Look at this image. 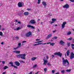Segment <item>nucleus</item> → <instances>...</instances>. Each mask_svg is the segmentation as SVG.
Returning a JSON list of instances; mask_svg holds the SVG:
<instances>
[{"instance_id":"69168bd1","label":"nucleus","mask_w":74,"mask_h":74,"mask_svg":"<svg viewBox=\"0 0 74 74\" xmlns=\"http://www.w3.org/2000/svg\"><path fill=\"white\" fill-rule=\"evenodd\" d=\"M22 14H23V13H19V15H22Z\"/></svg>"},{"instance_id":"f3484780","label":"nucleus","mask_w":74,"mask_h":74,"mask_svg":"<svg viewBox=\"0 0 74 74\" xmlns=\"http://www.w3.org/2000/svg\"><path fill=\"white\" fill-rule=\"evenodd\" d=\"M69 5L68 4H66L64 6H63V7L64 8H69Z\"/></svg>"},{"instance_id":"6e6d98bb","label":"nucleus","mask_w":74,"mask_h":74,"mask_svg":"<svg viewBox=\"0 0 74 74\" xmlns=\"http://www.w3.org/2000/svg\"><path fill=\"white\" fill-rule=\"evenodd\" d=\"M5 73H6V71H5V72H3V73L2 74H5Z\"/></svg>"},{"instance_id":"4d7b16f0","label":"nucleus","mask_w":74,"mask_h":74,"mask_svg":"<svg viewBox=\"0 0 74 74\" xmlns=\"http://www.w3.org/2000/svg\"><path fill=\"white\" fill-rule=\"evenodd\" d=\"M40 39H36V41H40Z\"/></svg>"},{"instance_id":"13d9d810","label":"nucleus","mask_w":74,"mask_h":74,"mask_svg":"<svg viewBox=\"0 0 74 74\" xmlns=\"http://www.w3.org/2000/svg\"><path fill=\"white\" fill-rule=\"evenodd\" d=\"M37 30L38 32H40V30H39V29L38 28L37 29Z\"/></svg>"},{"instance_id":"412c9836","label":"nucleus","mask_w":74,"mask_h":74,"mask_svg":"<svg viewBox=\"0 0 74 74\" xmlns=\"http://www.w3.org/2000/svg\"><path fill=\"white\" fill-rule=\"evenodd\" d=\"M24 15L25 16H28L29 15V12H25L24 13Z\"/></svg>"},{"instance_id":"4c0bfd02","label":"nucleus","mask_w":74,"mask_h":74,"mask_svg":"<svg viewBox=\"0 0 74 74\" xmlns=\"http://www.w3.org/2000/svg\"><path fill=\"white\" fill-rule=\"evenodd\" d=\"M0 36H3V33L1 32H0Z\"/></svg>"},{"instance_id":"20e7f679","label":"nucleus","mask_w":74,"mask_h":74,"mask_svg":"<svg viewBox=\"0 0 74 74\" xmlns=\"http://www.w3.org/2000/svg\"><path fill=\"white\" fill-rule=\"evenodd\" d=\"M32 32H29L27 33L26 34H25L26 37H30V36H32Z\"/></svg>"},{"instance_id":"bb28decb","label":"nucleus","mask_w":74,"mask_h":74,"mask_svg":"<svg viewBox=\"0 0 74 74\" xmlns=\"http://www.w3.org/2000/svg\"><path fill=\"white\" fill-rule=\"evenodd\" d=\"M8 67L7 66H5L3 68V69L4 70H5L6 69H8Z\"/></svg>"},{"instance_id":"473e14b6","label":"nucleus","mask_w":74,"mask_h":74,"mask_svg":"<svg viewBox=\"0 0 74 74\" xmlns=\"http://www.w3.org/2000/svg\"><path fill=\"white\" fill-rule=\"evenodd\" d=\"M47 65L51 66V63L50 62H49L47 63Z\"/></svg>"},{"instance_id":"423d86ee","label":"nucleus","mask_w":74,"mask_h":74,"mask_svg":"<svg viewBox=\"0 0 74 74\" xmlns=\"http://www.w3.org/2000/svg\"><path fill=\"white\" fill-rule=\"evenodd\" d=\"M18 7H22L23 6V3L20 2H18Z\"/></svg>"},{"instance_id":"ddd939ff","label":"nucleus","mask_w":74,"mask_h":74,"mask_svg":"<svg viewBox=\"0 0 74 74\" xmlns=\"http://www.w3.org/2000/svg\"><path fill=\"white\" fill-rule=\"evenodd\" d=\"M14 64H15L17 66H20V63L18 61L15 62H14Z\"/></svg>"},{"instance_id":"6e6552de","label":"nucleus","mask_w":74,"mask_h":74,"mask_svg":"<svg viewBox=\"0 0 74 74\" xmlns=\"http://www.w3.org/2000/svg\"><path fill=\"white\" fill-rule=\"evenodd\" d=\"M21 43H18V46L16 48H14L13 49L14 50H16V49H17L18 48H21Z\"/></svg>"},{"instance_id":"bf43d9fd","label":"nucleus","mask_w":74,"mask_h":74,"mask_svg":"<svg viewBox=\"0 0 74 74\" xmlns=\"http://www.w3.org/2000/svg\"><path fill=\"white\" fill-rule=\"evenodd\" d=\"M1 45H3L4 44V42H2L1 43Z\"/></svg>"},{"instance_id":"09e8293b","label":"nucleus","mask_w":74,"mask_h":74,"mask_svg":"<svg viewBox=\"0 0 74 74\" xmlns=\"http://www.w3.org/2000/svg\"><path fill=\"white\" fill-rule=\"evenodd\" d=\"M56 32V30H54V31H53V33H55V32Z\"/></svg>"},{"instance_id":"9d476101","label":"nucleus","mask_w":74,"mask_h":74,"mask_svg":"<svg viewBox=\"0 0 74 74\" xmlns=\"http://www.w3.org/2000/svg\"><path fill=\"white\" fill-rule=\"evenodd\" d=\"M44 63L43 64V65H46L48 63V60H46L43 59Z\"/></svg>"},{"instance_id":"2eb2a0df","label":"nucleus","mask_w":74,"mask_h":74,"mask_svg":"<svg viewBox=\"0 0 74 74\" xmlns=\"http://www.w3.org/2000/svg\"><path fill=\"white\" fill-rule=\"evenodd\" d=\"M52 21L51 22V23H53L55 22L56 21V18H53L52 19Z\"/></svg>"},{"instance_id":"72a5a7b5","label":"nucleus","mask_w":74,"mask_h":74,"mask_svg":"<svg viewBox=\"0 0 74 74\" xmlns=\"http://www.w3.org/2000/svg\"><path fill=\"white\" fill-rule=\"evenodd\" d=\"M42 42V41H39L38 42H35V43H39V42Z\"/></svg>"},{"instance_id":"2f4dec72","label":"nucleus","mask_w":74,"mask_h":74,"mask_svg":"<svg viewBox=\"0 0 74 74\" xmlns=\"http://www.w3.org/2000/svg\"><path fill=\"white\" fill-rule=\"evenodd\" d=\"M38 2L37 3L38 4H39L40 3V2L41 1V0H38Z\"/></svg>"},{"instance_id":"680f3d73","label":"nucleus","mask_w":74,"mask_h":74,"mask_svg":"<svg viewBox=\"0 0 74 74\" xmlns=\"http://www.w3.org/2000/svg\"><path fill=\"white\" fill-rule=\"evenodd\" d=\"M0 5H1V6H2V5H3V3H1V4H0Z\"/></svg>"},{"instance_id":"79ce46f5","label":"nucleus","mask_w":74,"mask_h":74,"mask_svg":"<svg viewBox=\"0 0 74 74\" xmlns=\"http://www.w3.org/2000/svg\"><path fill=\"white\" fill-rule=\"evenodd\" d=\"M52 73H55V70H53L52 71Z\"/></svg>"},{"instance_id":"f257e3e1","label":"nucleus","mask_w":74,"mask_h":74,"mask_svg":"<svg viewBox=\"0 0 74 74\" xmlns=\"http://www.w3.org/2000/svg\"><path fill=\"white\" fill-rule=\"evenodd\" d=\"M62 64L63 66H66L67 67H69V61L67 59L64 60V58H62Z\"/></svg>"},{"instance_id":"c756f323","label":"nucleus","mask_w":74,"mask_h":74,"mask_svg":"<svg viewBox=\"0 0 74 74\" xmlns=\"http://www.w3.org/2000/svg\"><path fill=\"white\" fill-rule=\"evenodd\" d=\"M19 61L20 62V63H25V61L22 60H19Z\"/></svg>"},{"instance_id":"1a4fd4ad","label":"nucleus","mask_w":74,"mask_h":74,"mask_svg":"<svg viewBox=\"0 0 74 74\" xmlns=\"http://www.w3.org/2000/svg\"><path fill=\"white\" fill-rule=\"evenodd\" d=\"M32 23V24H34L36 23V21L34 20H32L30 21V22L29 23Z\"/></svg>"},{"instance_id":"c85d7f7f","label":"nucleus","mask_w":74,"mask_h":74,"mask_svg":"<svg viewBox=\"0 0 74 74\" xmlns=\"http://www.w3.org/2000/svg\"><path fill=\"white\" fill-rule=\"evenodd\" d=\"M55 44V43H51L50 45H51L52 46H54Z\"/></svg>"},{"instance_id":"3c124183","label":"nucleus","mask_w":74,"mask_h":74,"mask_svg":"<svg viewBox=\"0 0 74 74\" xmlns=\"http://www.w3.org/2000/svg\"><path fill=\"white\" fill-rule=\"evenodd\" d=\"M39 71H38L36 73H35V74H38V73H39Z\"/></svg>"},{"instance_id":"c9c22d12","label":"nucleus","mask_w":74,"mask_h":74,"mask_svg":"<svg viewBox=\"0 0 74 74\" xmlns=\"http://www.w3.org/2000/svg\"><path fill=\"white\" fill-rule=\"evenodd\" d=\"M47 70V68H45L44 69V71L45 72H46Z\"/></svg>"},{"instance_id":"774afa93","label":"nucleus","mask_w":74,"mask_h":74,"mask_svg":"<svg viewBox=\"0 0 74 74\" xmlns=\"http://www.w3.org/2000/svg\"><path fill=\"white\" fill-rule=\"evenodd\" d=\"M32 74V72H30L29 73V74Z\"/></svg>"},{"instance_id":"6ab92c4d","label":"nucleus","mask_w":74,"mask_h":74,"mask_svg":"<svg viewBox=\"0 0 74 74\" xmlns=\"http://www.w3.org/2000/svg\"><path fill=\"white\" fill-rule=\"evenodd\" d=\"M13 53H18V54L20 53V51H13Z\"/></svg>"},{"instance_id":"f03ea898","label":"nucleus","mask_w":74,"mask_h":74,"mask_svg":"<svg viewBox=\"0 0 74 74\" xmlns=\"http://www.w3.org/2000/svg\"><path fill=\"white\" fill-rule=\"evenodd\" d=\"M16 56L17 58H21L22 59H24L25 60L26 59V54H23L19 55H17Z\"/></svg>"},{"instance_id":"0e129e2a","label":"nucleus","mask_w":74,"mask_h":74,"mask_svg":"<svg viewBox=\"0 0 74 74\" xmlns=\"http://www.w3.org/2000/svg\"><path fill=\"white\" fill-rule=\"evenodd\" d=\"M46 44H51V42H47Z\"/></svg>"},{"instance_id":"5fc2aeb1","label":"nucleus","mask_w":74,"mask_h":74,"mask_svg":"<svg viewBox=\"0 0 74 74\" xmlns=\"http://www.w3.org/2000/svg\"><path fill=\"white\" fill-rule=\"evenodd\" d=\"M49 57H48V56H47L46 57V59H48V60L49 59Z\"/></svg>"},{"instance_id":"7ed1b4c3","label":"nucleus","mask_w":74,"mask_h":74,"mask_svg":"<svg viewBox=\"0 0 74 74\" xmlns=\"http://www.w3.org/2000/svg\"><path fill=\"white\" fill-rule=\"evenodd\" d=\"M54 55H57V56H60V57H62V53H61L60 52H56L54 53Z\"/></svg>"},{"instance_id":"5701e85b","label":"nucleus","mask_w":74,"mask_h":74,"mask_svg":"<svg viewBox=\"0 0 74 74\" xmlns=\"http://www.w3.org/2000/svg\"><path fill=\"white\" fill-rule=\"evenodd\" d=\"M36 59V57H33L31 59V60L32 61H34V60Z\"/></svg>"},{"instance_id":"c03bdc74","label":"nucleus","mask_w":74,"mask_h":74,"mask_svg":"<svg viewBox=\"0 0 74 74\" xmlns=\"http://www.w3.org/2000/svg\"><path fill=\"white\" fill-rule=\"evenodd\" d=\"M17 39V40H18L19 39V37H18V36H16V37H15Z\"/></svg>"},{"instance_id":"7c9ffc66","label":"nucleus","mask_w":74,"mask_h":74,"mask_svg":"<svg viewBox=\"0 0 74 74\" xmlns=\"http://www.w3.org/2000/svg\"><path fill=\"white\" fill-rule=\"evenodd\" d=\"M71 71V69H68L66 70V72H69H69H70Z\"/></svg>"},{"instance_id":"0eeeda50","label":"nucleus","mask_w":74,"mask_h":74,"mask_svg":"<svg viewBox=\"0 0 74 74\" xmlns=\"http://www.w3.org/2000/svg\"><path fill=\"white\" fill-rule=\"evenodd\" d=\"M74 58V54L73 53V52H72L71 54L70 59H73Z\"/></svg>"},{"instance_id":"393cba45","label":"nucleus","mask_w":74,"mask_h":74,"mask_svg":"<svg viewBox=\"0 0 74 74\" xmlns=\"http://www.w3.org/2000/svg\"><path fill=\"white\" fill-rule=\"evenodd\" d=\"M71 34V31H69L67 33V35H70Z\"/></svg>"},{"instance_id":"052dcab7","label":"nucleus","mask_w":74,"mask_h":74,"mask_svg":"<svg viewBox=\"0 0 74 74\" xmlns=\"http://www.w3.org/2000/svg\"><path fill=\"white\" fill-rule=\"evenodd\" d=\"M52 58H54L55 57V56L54 55H52Z\"/></svg>"},{"instance_id":"a878e982","label":"nucleus","mask_w":74,"mask_h":74,"mask_svg":"<svg viewBox=\"0 0 74 74\" xmlns=\"http://www.w3.org/2000/svg\"><path fill=\"white\" fill-rule=\"evenodd\" d=\"M57 38H58V37H57V36H55L53 38H52V40H55H55H56Z\"/></svg>"},{"instance_id":"a211bd4d","label":"nucleus","mask_w":74,"mask_h":74,"mask_svg":"<svg viewBox=\"0 0 74 74\" xmlns=\"http://www.w3.org/2000/svg\"><path fill=\"white\" fill-rule=\"evenodd\" d=\"M59 43L61 45H63V44H65V42L63 41V40H61L60 41Z\"/></svg>"},{"instance_id":"cd10ccee","label":"nucleus","mask_w":74,"mask_h":74,"mask_svg":"<svg viewBox=\"0 0 74 74\" xmlns=\"http://www.w3.org/2000/svg\"><path fill=\"white\" fill-rule=\"evenodd\" d=\"M67 45L68 46V47H69L70 46V43L67 42Z\"/></svg>"},{"instance_id":"4468645a","label":"nucleus","mask_w":74,"mask_h":74,"mask_svg":"<svg viewBox=\"0 0 74 74\" xmlns=\"http://www.w3.org/2000/svg\"><path fill=\"white\" fill-rule=\"evenodd\" d=\"M42 4L44 6V8H46V5H47V4L46 2L45 1H43L42 2Z\"/></svg>"},{"instance_id":"49530a36","label":"nucleus","mask_w":74,"mask_h":74,"mask_svg":"<svg viewBox=\"0 0 74 74\" xmlns=\"http://www.w3.org/2000/svg\"><path fill=\"white\" fill-rule=\"evenodd\" d=\"M34 46H36L37 45H38V44H35L33 45Z\"/></svg>"},{"instance_id":"39448f33","label":"nucleus","mask_w":74,"mask_h":74,"mask_svg":"<svg viewBox=\"0 0 74 74\" xmlns=\"http://www.w3.org/2000/svg\"><path fill=\"white\" fill-rule=\"evenodd\" d=\"M9 64H11V66L12 67H14V68L18 69V67H17V66H15L14 65V64H13V62H10L9 63Z\"/></svg>"},{"instance_id":"dca6fc26","label":"nucleus","mask_w":74,"mask_h":74,"mask_svg":"<svg viewBox=\"0 0 74 74\" xmlns=\"http://www.w3.org/2000/svg\"><path fill=\"white\" fill-rule=\"evenodd\" d=\"M27 27H31V28H32V29H35V27H34V26H32L30 25H27Z\"/></svg>"},{"instance_id":"e2e57ef3","label":"nucleus","mask_w":74,"mask_h":74,"mask_svg":"<svg viewBox=\"0 0 74 74\" xmlns=\"http://www.w3.org/2000/svg\"><path fill=\"white\" fill-rule=\"evenodd\" d=\"M72 42H73V43H74V38L73 39Z\"/></svg>"},{"instance_id":"f704fd0d","label":"nucleus","mask_w":74,"mask_h":74,"mask_svg":"<svg viewBox=\"0 0 74 74\" xmlns=\"http://www.w3.org/2000/svg\"><path fill=\"white\" fill-rule=\"evenodd\" d=\"M37 67V65L35 64L33 66V68H35V67Z\"/></svg>"},{"instance_id":"603ef678","label":"nucleus","mask_w":74,"mask_h":74,"mask_svg":"<svg viewBox=\"0 0 74 74\" xmlns=\"http://www.w3.org/2000/svg\"><path fill=\"white\" fill-rule=\"evenodd\" d=\"M26 42V41H23V43H25V42Z\"/></svg>"},{"instance_id":"ea45409f","label":"nucleus","mask_w":74,"mask_h":74,"mask_svg":"<svg viewBox=\"0 0 74 74\" xmlns=\"http://www.w3.org/2000/svg\"><path fill=\"white\" fill-rule=\"evenodd\" d=\"M27 10H28V11H31L32 9H31L30 8H27Z\"/></svg>"},{"instance_id":"864d4df0","label":"nucleus","mask_w":74,"mask_h":74,"mask_svg":"<svg viewBox=\"0 0 74 74\" xmlns=\"http://www.w3.org/2000/svg\"><path fill=\"white\" fill-rule=\"evenodd\" d=\"M41 44H42V43H38V45H41Z\"/></svg>"},{"instance_id":"37998d69","label":"nucleus","mask_w":74,"mask_h":74,"mask_svg":"<svg viewBox=\"0 0 74 74\" xmlns=\"http://www.w3.org/2000/svg\"><path fill=\"white\" fill-rule=\"evenodd\" d=\"M69 1L71 2H74V0H69Z\"/></svg>"},{"instance_id":"e433bc0d","label":"nucleus","mask_w":74,"mask_h":74,"mask_svg":"<svg viewBox=\"0 0 74 74\" xmlns=\"http://www.w3.org/2000/svg\"><path fill=\"white\" fill-rule=\"evenodd\" d=\"M61 73L62 74H64V70H63L61 71Z\"/></svg>"},{"instance_id":"8fccbe9b","label":"nucleus","mask_w":74,"mask_h":74,"mask_svg":"<svg viewBox=\"0 0 74 74\" xmlns=\"http://www.w3.org/2000/svg\"><path fill=\"white\" fill-rule=\"evenodd\" d=\"M1 30L2 31H4V30H5V28H2Z\"/></svg>"},{"instance_id":"a19ab883","label":"nucleus","mask_w":74,"mask_h":74,"mask_svg":"<svg viewBox=\"0 0 74 74\" xmlns=\"http://www.w3.org/2000/svg\"><path fill=\"white\" fill-rule=\"evenodd\" d=\"M73 39V38H69L68 39V40H69V41H70V40H71Z\"/></svg>"},{"instance_id":"58836bf2","label":"nucleus","mask_w":74,"mask_h":74,"mask_svg":"<svg viewBox=\"0 0 74 74\" xmlns=\"http://www.w3.org/2000/svg\"><path fill=\"white\" fill-rule=\"evenodd\" d=\"M21 13L22 14H23V12H24V10H21Z\"/></svg>"},{"instance_id":"4be33fe9","label":"nucleus","mask_w":74,"mask_h":74,"mask_svg":"<svg viewBox=\"0 0 74 74\" xmlns=\"http://www.w3.org/2000/svg\"><path fill=\"white\" fill-rule=\"evenodd\" d=\"M20 29H21V28L18 27L17 28L14 29V30H20Z\"/></svg>"},{"instance_id":"9b49d317","label":"nucleus","mask_w":74,"mask_h":74,"mask_svg":"<svg viewBox=\"0 0 74 74\" xmlns=\"http://www.w3.org/2000/svg\"><path fill=\"white\" fill-rule=\"evenodd\" d=\"M66 24V22H63L62 24V29H64L65 27V25Z\"/></svg>"},{"instance_id":"338daca9","label":"nucleus","mask_w":74,"mask_h":74,"mask_svg":"<svg viewBox=\"0 0 74 74\" xmlns=\"http://www.w3.org/2000/svg\"><path fill=\"white\" fill-rule=\"evenodd\" d=\"M58 26V25L57 24H56V25H54L53 26Z\"/></svg>"},{"instance_id":"a18cd8bd","label":"nucleus","mask_w":74,"mask_h":74,"mask_svg":"<svg viewBox=\"0 0 74 74\" xmlns=\"http://www.w3.org/2000/svg\"><path fill=\"white\" fill-rule=\"evenodd\" d=\"M1 62H2L3 64H5V61H1Z\"/></svg>"},{"instance_id":"aec40b11","label":"nucleus","mask_w":74,"mask_h":74,"mask_svg":"<svg viewBox=\"0 0 74 74\" xmlns=\"http://www.w3.org/2000/svg\"><path fill=\"white\" fill-rule=\"evenodd\" d=\"M66 53L67 56H69V54H70V50H68V51H67Z\"/></svg>"},{"instance_id":"f8f14e48","label":"nucleus","mask_w":74,"mask_h":74,"mask_svg":"<svg viewBox=\"0 0 74 74\" xmlns=\"http://www.w3.org/2000/svg\"><path fill=\"white\" fill-rule=\"evenodd\" d=\"M51 37H52V34H50L48 35L47 37H46L45 38V39H46V40L49 39V38H51Z\"/></svg>"},{"instance_id":"de8ad7c7","label":"nucleus","mask_w":74,"mask_h":74,"mask_svg":"<svg viewBox=\"0 0 74 74\" xmlns=\"http://www.w3.org/2000/svg\"><path fill=\"white\" fill-rule=\"evenodd\" d=\"M18 24H21V22H20V21H18Z\"/></svg>"},{"instance_id":"b1692460","label":"nucleus","mask_w":74,"mask_h":74,"mask_svg":"<svg viewBox=\"0 0 74 74\" xmlns=\"http://www.w3.org/2000/svg\"><path fill=\"white\" fill-rule=\"evenodd\" d=\"M71 46H72L71 48L73 49L74 50V44H72L71 45Z\"/></svg>"}]
</instances>
